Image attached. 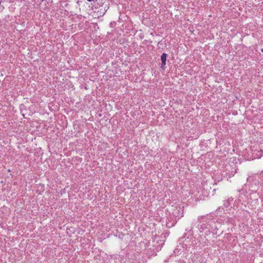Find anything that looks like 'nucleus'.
Listing matches in <instances>:
<instances>
[{
  "instance_id": "obj_1",
  "label": "nucleus",
  "mask_w": 263,
  "mask_h": 263,
  "mask_svg": "<svg viewBox=\"0 0 263 263\" xmlns=\"http://www.w3.org/2000/svg\"><path fill=\"white\" fill-rule=\"evenodd\" d=\"M183 206H179L175 207L173 210V214L178 220L183 216Z\"/></svg>"
},
{
  "instance_id": "obj_2",
  "label": "nucleus",
  "mask_w": 263,
  "mask_h": 263,
  "mask_svg": "<svg viewBox=\"0 0 263 263\" xmlns=\"http://www.w3.org/2000/svg\"><path fill=\"white\" fill-rule=\"evenodd\" d=\"M166 57H167V54L165 53H162V54L161 56V68L163 69H165V66L166 65Z\"/></svg>"
},
{
  "instance_id": "obj_3",
  "label": "nucleus",
  "mask_w": 263,
  "mask_h": 263,
  "mask_svg": "<svg viewBox=\"0 0 263 263\" xmlns=\"http://www.w3.org/2000/svg\"><path fill=\"white\" fill-rule=\"evenodd\" d=\"M109 263H121L119 257H111L109 260Z\"/></svg>"
},
{
  "instance_id": "obj_4",
  "label": "nucleus",
  "mask_w": 263,
  "mask_h": 263,
  "mask_svg": "<svg viewBox=\"0 0 263 263\" xmlns=\"http://www.w3.org/2000/svg\"><path fill=\"white\" fill-rule=\"evenodd\" d=\"M167 224L168 227H170V226H168L169 223H167ZM174 226V224H171V225L170 226V227H172V226Z\"/></svg>"
},
{
  "instance_id": "obj_5",
  "label": "nucleus",
  "mask_w": 263,
  "mask_h": 263,
  "mask_svg": "<svg viewBox=\"0 0 263 263\" xmlns=\"http://www.w3.org/2000/svg\"><path fill=\"white\" fill-rule=\"evenodd\" d=\"M261 51L263 52V49H261Z\"/></svg>"
}]
</instances>
